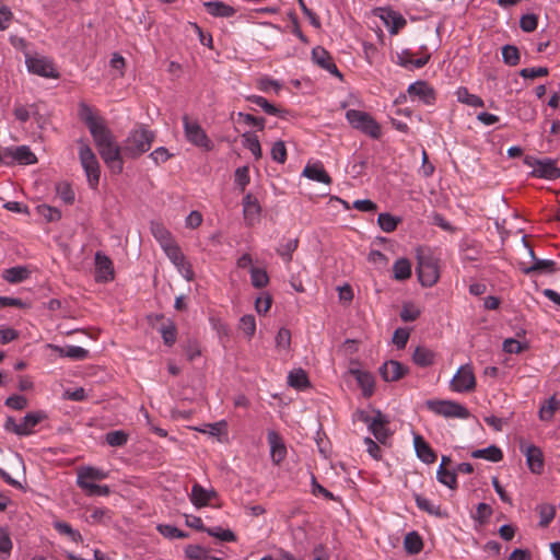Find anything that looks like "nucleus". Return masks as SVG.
Returning a JSON list of instances; mask_svg holds the SVG:
<instances>
[{
    "label": "nucleus",
    "instance_id": "f257e3e1",
    "mask_svg": "<svg viewBox=\"0 0 560 560\" xmlns=\"http://www.w3.org/2000/svg\"><path fill=\"white\" fill-rule=\"evenodd\" d=\"M79 117L86 125L93 137L94 143L101 158L107 167L115 174H120L124 170L122 145L119 147L110 129L106 126L104 118L88 104L79 105Z\"/></svg>",
    "mask_w": 560,
    "mask_h": 560
},
{
    "label": "nucleus",
    "instance_id": "f03ea898",
    "mask_svg": "<svg viewBox=\"0 0 560 560\" xmlns=\"http://www.w3.org/2000/svg\"><path fill=\"white\" fill-rule=\"evenodd\" d=\"M107 477L108 472L103 469L93 466H82L77 470V486L88 497H107L110 493L109 487L96 483Z\"/></svg>",
    "mask_w": 560,
    "mask_h": 560
},
{
    "label": "nucleus",
    "instance_id": "7ed1b4c3",
    "mask_svg": "<svg viewBox=\"0 0 560 560\" xmlns=\"http://www.w3.org/2000/svg\"><path fill=\"white\" fill-rule=\"evenodd\" d=\"M155 135L144 126L132 129L122 143L125 158L137 159L148 152L154 141Z\"/></svg>",
    "mask_w": 560,
    "mask_h": 560
},
{
    "label": "nucleus",
    "instance_id": "20e7f679",
    "mask_svg": "<svg viewBox=\"0 0 560 560\" xmlns=\"http://www.w3.org/2000/svg\"><path fill=\"white\" fill-rule=\"evenodd\" d=\"M79 160L85 172L89 186L95 189L100 183L101 166L96 154L84 141L79 142Z\"/></svg>",
    "mask_w": 560,
    "mask_h": 560
},
{
    "label": "nucleus",
    "instance_id": "39448f33",
    "mask_svg": "<svg viewBox=\"0 0 560 560\" xmlns=\"http://www.w3.org/2000/svg\"><path fill=\"white\" fill-rule=\"evenodd\" d=\"M47 418L44 411L28 412L20 422L13 417H8L3 428L5 431L14 433L19 436H28L35 433V427Z\"/></svg>",
    "mask_w": 560,
    "mask_h": 560
},
{
    "label": "nucleus",
    "instance_id": "423d86ee",
    "mask_svg": "<svg viewBox=\"0 0 560 560\" xmlns=\"http://www.w3.org/2000/svg\"><path fill=\"white\" fill-rule=\"evenodd\" d=\"M417 275L423 287H432L440 279V270L436 258L430 253L419 250L417 255Z\"/></svg>",
    "mask_w": 560,
    "mask_h": 560
},
{
    "label": "nucleus",
    "instance_id": "0eeeda50",
    "mask_svg": "<svg viewBox=\"0 0 560 560\" xmlns=\"http://www.w3.org/2000/svg\"><path fill=\"white\" fill-rule=\"evenodd\" d=\"M346 118L352 128L373 139H378L382 136L380 124L366 112L348 109Z\"/></svg>",
    "mask_w": 560,
    "mask_h": 560
},
{
    "label": "nucleus",
    "instance_id": "6e6552de",
    "mask_svg": "<svg viewBox=\"0 0 560 560\" xmlns=\"http://www.w3.org/2000/svg\"><path fill=\"white\" fill-rule=\"evenodd\" d=\"M524 164L532 168L530 175L545 179H557L560 177V168L551 159H537L532 155L524 158Z\"/></svg>",
    "mask_w": 560,
    "mask_h": 560
},
{
    "label": "nucleus",
    "instance_id": "1a4fd4ad",
    "mask_svg": "<svg viewBox=\"0 0 560 560\" xmlns=\"http://www.w3.org/2000/svg\"><path fill=\"white\" fill-rule=\"evenodd\" d=\"M425 405L430 411L444 418L467 419L469 417L468 409L453 400L431 399L427 400Z\"/></svg>",
    "mask_w": 560,
    "mask_h": 560
},
{
    "label": "nucleus",
    "instance_id": "9d476101",
    "mask_svg": "<svg viewBox=\"0 0 560 560\" xmlns=\"http://www.w3.org/2000/svg\"><path fill=\"white\" fill-rule=\"evenodd\" d=\"M36 162V155L27 145L0 148V163L4 165H12L14 163L30 165Z\"/></svg>",
    "mask_w": 560,
    "mask_h": 560
},
{
    "label": "nucleus",
    "instance_id": "9b49d317",
    "mask_svg": "<svg viewBox=\"0 0 560 560\" xmlns=\"http://www.w3.org/2000/svg\"><path fill=\"white\" fill-rule=\"evenodd\" d=\"M25 65L27 70L33 74L48 79H58L60 77L54 61L48 57L26 55Z\"/></svg>",
    "mask_w": 560,
    "mask_h": 560
},
{
    "label": "nucleus",
    "instance_id": "f8f14e48",
    "mask_svg": "<svg viewBox=\"0 0 560 560\" xmlns=\"http://www.w3.org/2000/svg\"><path fill=\"white\" fill-rule=\"evenodd\" d=\"M183 120L187 140L199 148L211 150L212 142L200 125L197 121L190 120L188 116H185Z\"/></svg>",
    "mask_w": 560,
    "mask_h": 560
},
{
    "label": "nucleus",
    "instance_id": "ddd939ff",
    "mask_svg": "<svg viewBox=\"0 0 560 560\" xmlns=\"http://www.w3.org/2000/svg\"><path fill=\"white\" fill-rule=\"evenodd\" d=\"M476 387V377L469 364L462 365L451 381V388L457 393L471 392Z\"/></svg>",
    "mask_w": 560,
    "mask_h": 560
},
{
    "label": "nucleus",
    "instance_id": "4468645a",
    "mask_svg": "<svg viewBox=\"0 0 560 560\" xmlns=\"http://www.w3.org/2000/svg\"><path fill=\"white\" fill-rule=\"evenodd\" d=\"M361 419L369 425L375 439L381 443H385L389 436V429L387 427L389 422L388 419L378 410L375 412L374 417L362 413Z\"/></svg>",
    "mask_w": 560,
    "mask_h": 560
},
{
    "label": "nucleus",
    "instance_id": "2eb2a0df",
    "mask_svg": "<svg viewBox=\"0 0 560 560\" xmlns=\"http://www.w3.org/2000/svg\"><path fill=\"white\" fill-rule=\"evenodd\" d=\"M408 94L412 98H418L425 105H432L435 102V91L425 81H417L408 86Z\"/></svg>",
    "mask_w": 560,
    "mask_h": 560
},
{
    "label": "nucleus",
    "instance_id": "dca6fc26",
    "mask_svg": "<svg viewBox=\"0 0 560 560\" xmlns=\"http://www.w3.org/2000/svg\"><path fill=\"white\" fill-rule=\"evenodd\" d=\"M377 11H380L378 16L384 22L385 26L388 28V32L392 35L398 34V32L407 24L406 19L392 9L380 8Z\"/></svg>",
    "mask_w": 560,
    "mask_h": 560
},
{
    "label": "nucleus",
    "instance_id": "f3484780",
    "mask_svg": "<svg viewBox=\"0 0 560 560\" xmlns=\"http://www.w3.org/2000/svg\"><path fill=\"white\" fill-rule=\"evenodd\" d=\"M217 498L213 489H206L200 483L195 482L189 494L190 502L198 509L212 504Z\"/></svg>",
    "mask_w": 560,
    "mask_h": 560
},
{
    "label": "nucleus",
    "instance_id": "a211bd4d",
    "mask_svg": "<svg viewBox=\"0 0 560 560\" xmlns=\"http://www.w3.org/2000/svg\"><path fill=\"white\" fill-rule=\"evenodd\" d=\"M114 279V267L112 260L102 253L95 255V280L108 282Z\"/></svg>",
    "mask_w": 560,
    "mask_h": 560
},
{
    "label": "nucleus",
    "instance_id": "6ab92c4d",
    "mask_svg": "<svg viewBox=\"0 0 560 560\" xmlns=\"http://www.w3.org/2000/svg\"><path fill=\"white\" fill-rule=\"evenodd\" d=\"M526 247L528 248V255L530 256V258L534 260V262L530 265V266H526L525 262H521L520 264V269L525 273V275H530V273H549V272H552L555 270V261L553 260H550V259H537L534 255V252L532 248H529L527 245Z\"/></svg>",
    "mask_w": 560,
    "mask_h": 560
},
{
    "label": "nucleus",
    "instance_id": "aec40b11",
    "mask_svg": "<svg viewBox=\"0 0 560 560\" xmlns=\"http://www.w3.org/2000/svg\"><path fill=\"white\" fill-rule=\"evenodd\" d=\"M312 59L316 65L327 70L329 73L338 78L342 77L337 66L335 65L332 57L325 48L320 46L313 48Z\"/></svg>",
    "mask_w": 560,
    "mask_h": 560
},
{
    "label": "nucleus",
    "instance_id": "412c9836",
    "mask_svg": "<svg viewBox=\"0 0 560 560\" xmlns=\"http://www.w3.org/2000/svg\"><path fill=\"white\" fill-rule=\"evenodd\" d=\"M270 456L275 465H280L287 456V447L282 438L275 431L268 432Z\"/></svg>",
    "mask_w": 560,
    "mask_h": 560
},
{
    "label": "nucleus",
    "instance_id": "4be33fe9",
    "mask_svg": "<svg viewBox=\"0 0 560 560\" xmlns=\"http://www.w3.org/2000/svg\"><path fill=\"white\" fill-rule=\"evenodd\" d=\"M407 372L408 369L395 360L387 361L380 368V373L386 382H396L405 376Z\"/></svg>",
    "mask_w": 560,
    "mask_h": 560
},
{
    "label": "nucleus",
    "instance_id": "5701e85b",
    "mask_svg": "<svg viewBox=\"0 0 560 560\" xmlns=\"http://www.w3.org/2000/svg\"><path fill=\"white\" fill-rule=\"evenodd\" d=\"M302 175L314 182L323 183L326 185L331 184V177L325 171L324 165L320 162L307 163L303 170Z\"/></svg>",
    "mask_w": 560,
    "mask_h": 560
},
{
    "label": "nucleus",
    "instance_id": "b1692460",
    "mask_svg": "<svg viewBox=\"0 0 560 560\" xmlns=\"http://www.w3.org/2000/svg\"><path fill=\"white\" fill-rule=\"evenodd\" d=\"M413 446L420 460L425 464H432L436 460V454L430 444L419 434L413 436Z\"/></svg>",
    "mask_w": 560,
    "mask_h": 560
},
{
    "label": "nucleus",
    "instance_id": "393cba45",
    "mask_svg": "<svg viewBox=\"0 0 560 560\" xmlns=\"http://www.w3.org/2000/svg\"><path fill=\"white\" fill-rule=\"evenodd\" d=\"M247 267L250 276V283L256 289H262L269 283V276L265 268L252 265L250 258L247 256Z\"/></svg>",
    "mask_w": 560,
    "mask_h": 560
},
{
    "label": "nucleus",
    "instance_id": "a878e982",
    "mask_svg": "<svg viewBox=\"0 0 560 560\" xmlns=\"http://www.w3.org/2000/svg\"><path fill=\"white\" fill-rule=\"evenodd\" d=\"M526 460L528 468L534 474H540L544 468L542 452L539 447L530 445L526 450Z\"/></svg>",
    "mask_w": 560,
    "mask_h": 560
},
{
    "label": "nucleus",
    "instance_id": "bb28decb",
    "mask_svg": "<svg viewBox=\"0 0 560 560\" xmlns=\"http://www.w3.org/2000/svg\"><path fill=\"white\" fill-rule=\"evenodd\" d=\"M354 376L355 380L361 387L363 395L365 397L372 396L374 392V377L371 373L360 371V370H351L350 371Z\"/></svg>",
    "mask_w": 560,
    "mask_h": 560
},
{
    "label": "nucleus",
    "instance_id": "cd10ccee",
    "mask_svg": "<svg viewBox=\"0 0 560 560\" xmlns=\"http://www.w3.org/2000/svg\"><path fill=\"white\" fill-rule=\"evenodd\" d=\"M150 230L162 248L175 242L171 232L161 222H152Z\"/></svg>",
    "mask_w": 560,
    "mask_h": 560
},
{
    "label": "nucleus",
    "instance_id": "c85d7f7f",
    "mask_svg": "<svg viewBox=\"0 0 560 560\" xmlns=\"http://www.w3.org/2000/svg\"><path fill=\"white\" fill-rule=\"evenodd\" d=\"M31 275V270L25 266H15L3 271L2 277L10 283H20L26 280Z\"/></svg>",
    "mask_w": 560,
    "mask_h": 560
},
{
    "label": "nucleus",
    "instance_id": "c756f323",
    "mask_svg": "<svg viewBox=\"0 0 560 560\" xmlns=\"http://www.w3.org/2000/svg\"><path fill=\"white\" fill-rule=\"evenodd\" d=\"M434 359L435 353L431 349L423 346H418L412 354L413 362L421 368L432 365L434 363Z\"/></svg>",
    "mask_w": 560,
    "mask_h": 560
},
{
    "label": "nucleus",
    "instance_id": "7c9ffc66",
    "mask_svg": "<svg viewBox=\"0 0 560 560\" xmlns=\"http://www.w3.org/2000/svg\"><path fill=\"white\" fill-rule=\"evenodd\" d=\"M203 7L206 8L207 12L213 16L229 18L235 13L233 7L228 5L221 1L205 2Z\"/></svg>",
    "mask_w": 560,
    "mask_h": 560
},
{
    "label": "nucleus",
    "instance_id": "2f4dec72",
    "mask_svg": "<svg viewBox=\"0 0 560 560\" xmlns=\"http://www.w3.org/2000/svg\"><path fill=\"white\" fill-rule=\"evenodd\" d=\"M430 57H431L430 54H427L424 57L413 59L412 54L409 50H404L398 56V59H399V65L407 69H411V68L420 69L429 62Z\"/></svg>",
    "mask_w": 560,
    "mask_h": 560
},
{
    "label": "nucleus",
    "instance_id": "473e14b6",
    "mask_svg": "<svg viewBox=\"0 0 560 560\" xmlns=\"http://www.w3.org/2000/svg\"><path fill=\"white\" fill-rule=\"evenodd\" d=\"M471 457L483 458V459L490 460L492 463H497L503 458V453L498 446L490 445L486 448L474 451L471 453Z\"/></svg>",
    "mask_w": 560,
    "mask_h": 560
},
{
    "label": "nucleus",
    "instance_id": "72a5a7b5",
    "mask_svg": "<svg viewBox=\"0 0 560 560\" xmlns=\"http://www.w3.org/2000/svg\"><path fill=\"white\" fill-rule=\"evenodd\" d=\"M404 547L410 555L419 553L423 548L421 536L417 532H410L405 536Z\"/></svg>",
    "mask_w": 560,
    "mask_h": 560
},
{
    "label": "nucleus",
    "instance_id": "f704fd0d",
    "mask_svg": "<svg viewBox=\"0 0 560 560\" xmlns=\"http://www.w3.org/2000/svg\"><path fill=\"white\" fill-rule=\"evenodd\" d=\"M457 101L472 106V107H483L485 102L481 97L475 94H470L467 90V88L460 86L456 91Z\"/></svg>",
    "mask_w": 560,
    "mask_h": 560
},
{
    "label": "nucleus",
    "instance_id": "c9c22d12",
    "mask_svg": "<svg viewBox=\"0 0 560 560\" xmlns=\"http://www.w3.org/2000/svg\"><path fill=\"white\" fill-rule=\"evenodd\" d=\"M394 278L399 281L407 280L411 277V264L406 258H400L393 266Z\"/></svg>",
    "mask_w": 560,
    "mask_h": 560
},
{
    "label": "nucleus",
    "instance_id": "e433bc0d",
    "mask_svg": "<svg viewBox=\"0 0 560 560\" xmlns=\"http://www.w3.org/2000/svg\"><path fill=\"white\" fill-rule=\"evenodd\" d=\"M261 207L256 198L247 195V225H255L260 221Z\"/></svg>",
    "mask_w": 560,
    "mask_h": 560
},
{
    "label": "nucleus",
    "instance_id": "4c0bfd02",
    "mask_svg": "<svg viewBox=\"0 0 560 560\" xmlns=\"http://www.w3.org/2000/svg\"><path fill=\"white\" fill-rule=\"evenodd\" d=\"M247 101L258 105L266 114L273 115V116H280L283 117L282 110L277 108L275 105L269 103L265 97L257 96V95H250L247 96Z\"/></svg>",
    "mask_w": 560,
    "mask_h": 560
},
{
    "label": "nucleus",
    "instance_id": "58836bf2",
    "mask_svg": "<svg viewBox=\"0 0 560 560\" xmlns=\"http://www.w3.org/2000/svg\"><path fill=\"white\" fill-rule=\"evenodd\" d=\"M288 383L294 388L303 389L308 386V378L302 369H298L289 373Z\"/></svg>",
    "mask_w": 560,
    "mask_h": 560
},
{
    "label": "nucleus",
    "instance_id": "ea45409f",
    "mask_svg": "<svg viewBox=\"0 0 560 560\" xmlns=\"http://www.w3.org/2000/svg\"><path fill=\"white\" fill-rule=\"evenodd\" d=\"M559 407L560 402L555 397H550L539 409L540 420L550 421Z\"/></svg>",
    "mask_w": 560,
    "mask_h": 560
},
{
    "label": "nucleus",
    "instance_id": "a19ab883",
    "mask_svg": "<svg viewBox=\"0 0 560 560\" xmlns=\"http://www.w3.org/2000/svg\"><path fill=\"white\" fill-rule=\"evenodd\" d=\"M298 245V238H290L285 243L280 244L277 248V253L285 262H290L292 260V254L296 250Z\"/></svg>",
    "mask_w": 560,
    "mask_h": 560
},
{
    "label": "nucleus",
    "instance_id": "79ce46f5",
    "mask_svg": "<svg viewBox=\"0 0 560 560\" xmlns=\"http://www.w3.org/2000/svg\"><path fill=\"white\" fill-rule=\"evenodd\" d=\"M436 477L441 483L447 486L451 489H455L457 487V478L455 471L448 470L445 467H439Z\"/></svg>",
    "mask_w": 560,
    "mask_h": 560
},
{
    "label": "nucleus",
    "instance_id": "37998d69",
    "mask_svg": "<svg viewBox=\"0 0 560 560\" xmlns=\"http://www.w3.org/2000/svg\"><path fill=\"white\" fill-rule=\"evenodd\" d=\"M400 219L389 214V213H380L377 218V223L380 228L386 232L390 233L396 230Z\"/></svg>",
    "mask_w": 560,
    "mask_h": 560
},
{
    "label": "nucleus",
    "instance_id": "c03bdc74",
    "mask_svg": "<svg viewBox=\"0 0 560 560\" xmlns=\"http://www.w3.org/2000/svg\"><path fill=\"white\" fill-rule=\"evenodd\" d=\"M502 58L504 63L509 66H516L520 63L521 55L516 46L505 45L502 47Z\"/></svg>",
    "mask_w": 560,
    "mask_h": 560
},
{
    "label": "nucleus",
    "instance_id": "a18cd8bd",
    "mask_svg": "<svg viewBox=\"0 0 560 560\" xmlns=\"http://www.w3.org/2000/svg\"><path fill=\"white\" fill-rule=\"evenodd\" d=\"M272 296L269 292H261L255 300V310L259 315H265L271 307Z\"/></svg>",
    "mask_w": 560,
    "mask_h": 560
},
{
    "label": "nucleus",
    "instance_id": "49530a36",
    "mask_svg": "<svg viewBox=\"0 0 560 560\" xmlns=\"http://www.w3.org/2000/svg\"><path fill=\"white\" fill-rule=\"evenodd\" d=\"M421 314V311L419 307H417L413 303H405L402 305L401 312H400V318L402 322H413L416 320Z\"/></svg>",
    "mask_w": 560,
    "mask_h": 560
},
{
    "label": "nucleus",
    "instance_id": "de8ad7c7",
    "mask_svg": "<svg viewBox=\"0 0 560 560\" xmlns=\"http://www.w3.org/2000/svg\"><path fill=\"white\" fill-rule=\"evenodd\" d=\"M415 499H416L417 506L420 510H422L431 515L441 516L440 508L435 506L429 499H427L420 494H416Z\"/></svg>",
    "mask_w": 560,
    "mask_h": 560
},
{
    "label": "nucleus",
    "instance_id": "09e8293b",
    "mask_svg": "<svg viewBox=\"0 0 560 560\" xmlns=\"http://www.w3.org/2000/svg\"><path fill=\"white\" fill-rule=\"evenodd\" d=\"M539 525L542 527H547L551 521L555 518L556 515V509L553 505L550 504H541L539 508Z\"/></svg>",
    "mask_w": 560,
    "mask_h": 560
},
{
    "label": "nucleus",
    "instance_id": "8fccbe9b",
    "mask_svg": "<svg viewBox=\"0 0 560 560\" xmlns=\"http://www.w3.org/2000/svg\"><path fill=\"white\" fill-rule=\"evenodd\" d=\"M61 355L74 359L84 360L89 355V351L79 346H68L66 349H60Z\"/></svg>",
    "mask_w": 560,
    "mask_h": 560
},
{
    "label": "nucleus",
    "instance_id": "3c124183",
    "mask_svg": "<svg viewBox=\"0 0 560 560\" xmlns=\"http://www.w3.org/2000/svg\"><path fill=\"white\" fill-rule=\"evenodd\" d=\"M128 441V434L121 430L110 431L106 434V442L114 447L124 446Z\"/></svg>",
    "mask_w": 560,
    "mask_h": 560
},
{
    "label": "nucleus",
    "instance_id": "603ef678",
    "mask_svg": "<svg viewBox=\"0 0 560 560\" xmlns=\"http://www.w3.org/2000/svg\"><path fill=\"white\" fill-rule=\"evenodd\" d=\"M58 197L67 205L74 201V191L68 183H60L56 187Z\"/></svg>",
    "mask_w": 560,
    "mask_h": 560
},
{
    "label": "nucleus",
    "instance_id": "864d4df0",
    "mask_svg": "<svg viewBox=\"0 0 560 560\" xmlns=\"http://www.w3.org/2000/svg\"><path fill=\"white\" fill-rule=\"evenodd\" d=\"M205 532L222 541H233L235 539L233 532L222 527H206Z\"/></svg>",
    "mask_w": 560,
    "mask_h": 560
},
{
    "label": "nucleus",
    "instance_id": "5fc2aeb1",
    "mask_svg": "<svg viewBox=\"0 0 560 560\" xmlns=\"http://www.w3.org/2000/svg\"><path fill=\"white\" fill-rule=\"evenodd\" d=\"M271 158L275 162L283 164L287 160V149L283 141H276L271 148Z\"/></svg>",
    "mask_w": 560,
    "mask_h": 560
},
{
    "label": "nucleus",
    "instance_id": "6e6d98bb",
    "mask_svg": "<svg viewBox=\"0 0 560 560\" xmlns=\"http://www.w3.org/2000/svg\"><path fill=\"white\" fill-rule=\"evenodd\" d=\"M162 338L167 346H172L176 341V327L173 323L163 324L161 329Z\"/></svg>",
    "mask_w": 560,
    "mask_h": 560
},
{
    "label": "nucleus",
    "instance_id": "4d7b16f0",
    "mask_svg": "<svg viewBox=\"0 0 560 560\" xmlns=\"http://www.w3.org/2000/svg\"><path fill=\"white\" fill-rule=\"evenodd\" d=\"M538 18L536 14H525L520 20V27L523 32L530 33L537 28Z\"/></svg>",
    "mask_w": 560,
    "mask_h": 560
},
{
    "label": "nucleus",
    "instance_id": "13d9d810",
    "mask_svg": "<svg viewBox=\"0 0 560 560\" xmlns=\"http://www.w3.org/2000/svg\"><path fill=\"white\" fill-rule=\"evenodd\" d=\"M502 348L503 351H505L506 353H521L524 350H526L528 346L526 343H522L516 339L509 338L503 341Z\"/></svg>",
    "mask_w": 560,
    "mask_h": 560
},
{
    "label": "nucleus",
    "instance_id": "bf43d9fd",
    "mask_svg": "<svg viewBox=\"0 0 560 560\" xmlns=\"http://www.w3.org/2000/svg\"><path fill=\"white\" fill-rule=\"evenodd\" d=\"M55 529L60 534L69 536L75 542L82 539L81 534L78 530H74L68 523L57 522L55 524Z\"/></svg>",
    "mask_w": 560,
    "mask_h": 560
},
{
    "label": "nucleus",
    "instance_id": "052dcab7",
    "mask_svg": "<svg viewBox=\"0 0 560 560\" xmlns=\"http://www.w3.org/2000/svg\"><path fill=\"white\" fill-rule=\"evenodd\" d=\"M158 529L166 538L180 539L187 537V534L172 525H159Z\"/></svg>",
    "mask_w": 560,
    "mask_h": 560
},
{
    "label": "nucleus",
    "instance_id": "680f3d73",
    "mask_svg": "<svg viewBox=\"0 0 560 560\" xmlns=\"http://www.w3.org/2000/svg\"><path fill=\"white\" fill-rule=\"evenodd\" d=\"M37 211L49 222L58 221L61 218V212L58 209L47 205L39 206Z\"/></svg>",
    "mask_w": 560,
    "mask_h": 560
},
{
    "label": "nucleus",
    "instance_id": "e2e57ef3",
    "mask_svg": "<svg viewBox=\"0 0 560 560\" xmlns=\"http://www.w3.org/2000/svg\"><path fill=\"white\" fill-rule=\"evenodd\" d=\"M12 550V541L9 534L0 529V558H8Z\"/></svg>",
    "mask_w": 560,
    "mask_h": 560
},
{
    "label": "nucleus",
    "instance_id": "0e129e2a",
    "mask_svg": "<svg viewBox=\"0 0 560 560\" xmlns=\"http://www.w3.org/2000/svg\"><path fill=\"white\" fill-rule=\"evenodd\" d=\"M162 249L164 250V253L166 254V256L173 264L178 262V261L180 262L182 258L184 257V254L182 253L179 246L175 242L167 245L166 247H164Z\"/></svg>",
    "mask_w": 560,
    "mask_h": 560
},
{
    "label": "nucleus",
    "instance_id": "69168bd1",
    "mask_svg": "<svg viewBox=\"0 0 560 560\" xmlns=\"http://www.w3.org/2000/svg\"><path fill=\"white\" fill-rule=\"evenodd\" d=\"M291 343V332L287 328L279 329L277 336H276V345L278 348L281 349H289Z\"/></svg>",
    "mask_w": 560,
    "mask_h": 560
},
{
    "label": "nucleus",
    "instance_id": "338daca9",
    "mask_svg": "<svg viewBox=\"0 0 560 560\" xmlns=\"http://www.w3.org/2000/svg\"><path fill=\"white\" fill-rule=\"evenodd\" d=\"M547 74H548V69L546 67L524 68L520 72V75L524 79H535L538 77H545Z\"/></svg>",
    "mask_w": 560,
    "mask_h": 560
},
{
    "label": "nucleus",
    "instance_id": "774afa93",
    "mask_svg": "<svg viewBox=\"0 0 560 560\" xmlns=\"http://www.w3.org/2000/svg\"><path fill=\"white\" fill-rule=\"evenodd\" d=\"M409 339V331L405 328H397L393 336V342L399 348L402 349L406 347Z\"/></svg>",
    "mask_w": 560,
    "mask_h": 560
}]
</instances>
